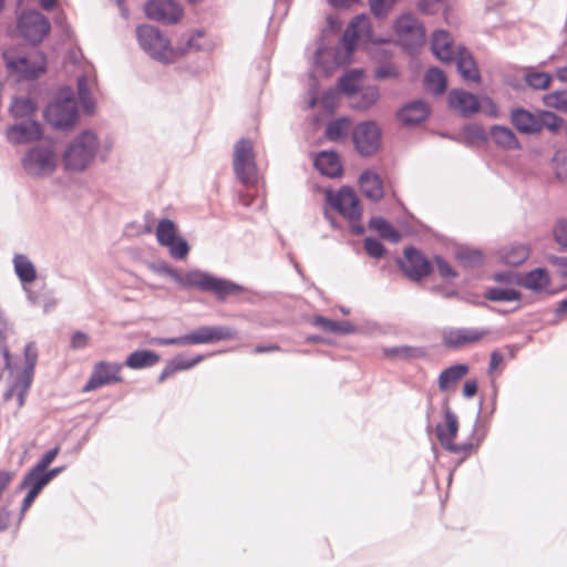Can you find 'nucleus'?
<instances>
[{
	"mask_svg": "<svg viewBox=\"0 0 567 567\" xmlns=\"http://www.w3.org/2000/svg\"><path fill=\"white\" fill-rule=\"evenodd\" d=\"M161 269L181 287L185 289L195 288L203 292H210L218 301H225L227 298L238 296L245 291L243 286L231 280L216 277L199 269L189 270L183 274L167 264H164Z\"/></svg>",
	"mask_w": 567,
	"mask_h": 567,
	"instance_id": "nucleus-1",
	"label": "nucleus"
},
{
	"mask_svg": "<svg viewBox=\"0 0 567 567\" xmlns=\"http://www.w3.org/2000/svg\"><path fill=\"white\" fill-rule=\"evenodd\" d=\"M100 141L97 135L85 130L76 135L68 145L63 154V166L69 172H83L94 161Z\"/></svg>",
	"mask_w": 567,
	"mask_h": 567,
	"instance_id": "nucleus-2",
	"label": "nucleus"
},
{
	"mask_svg": "<svg viewBox=\"0 0 567 567\" xmlns=\"http://www.w3.org/2000/svg\"><path fill=\"white\" fill-rule=\"evenodd\" d=\"M45 121L54 128H71L78 121V101L70 87L62 89L56 100L47 105Z\"/></svg>",
	"mask_w": 567,
	"mask_h": 567,
	"instance_id": "nucleus-3",
	"label": "nucleus"
},
{
	"mask_svg": "<svg viewBox=\"0 0 567 567\" xmlns=\"http://www.w3.org/2000/svg\"><path fill=\"white\" fill-rule=\"evenodd\" d=\"M23 355L24 364L22 370L17 373L13 382L4 392V399L10 400L16 398L17 405L19 408L24 404L25 398L34 378V370L38 362V348L34 342H29L25 344Z\"/></svg>",
	"mask_w": 567,
	"mask_h": 567,
	"instance_id": "nucleus-4",
	"label": "nucleus"
},
{
	"mask_svg": "<svg viewBox=\"0 0 567 567\" xmlns=\"http://www.w3.org/2000/svg\"><path fill=\"white\" fill-rule=\"evenodd\" d=\"M141 48L154 60L162 63L175 61V49L169 40L155 27L143 24L136 29Z\"/></svg>",
	"mask_w": 567,
	"mask_h": 567,
	"instance_id": "nucleus-5",
	"label": "nucleus"
},
{
	"mask_svg": "<svg viewBox=\"0 0 567 567\" xmlns=\"http://www.w3.org/2000/svg\"><path fill=\"white\" fill-rule=\"evenodd\" d=\"M462 427H435V434L440 444L453 454L470 452L480 445L486 435V427H465V439L458 440Z\"/></svg>",
	"mask_w": 567,
	"mask_h": 567,
	"instance_id": "nucleus-6",
	"label": "nucleus"
},
{
	"mask_svg": "<svg viewBox=\"0 0 567 567\" xmlns=\"http://www.w3.org/2000/svg\"><path fill=\"white\" fill-rule=\"evenodd\" d=\"M21 165L25 173L33 177L51 175L58 165L53 144L43 143L29 148L21 159Z\"/></svg>",
	"mask_w": 567,
	"mask_h": 567,
	"instance_id": "nucleus-7",
	"label": "nucleus"
},
{
	"mask_svg": "<svg viewBox=\"0 0 567 567\" xmlns=\"http://www.w3.org/2000/svg\"><path fill=\"white\" fill-rule=\"evenodd\" d=\"M2 56L8 71L14 74L18 81L35 80L45 72L47 60L42 53L16 55L13 51L7 50Z\"/></svg>",
	"mask_w": 567,
	"mask_h": 567,
	"instance_id": "nucleus-8",
	"label": "nucleus"
},
{
	"mask_svg": "<svg viewBox=\"0 0 567 567\" xmlns=\"http://www.w3.org/2000/svg\"><path fill=\"white\" fill-rule=\"evenodd\" d=\"M395 33L400 44L413 54L425 42V30L420 20L412 13H404L395 21Z\"/></svg>",
	"mask_w": 567,
	"mask_h": 567,
	"instance_id": "nucleus-9",
	"label": "nucleus"
},
{
	"mask_svg": "<svg viewBox=\"0 0 567 567\" xmlns=\"http://www.w3.org/2000/svg\"><path fill=\"white\" fill-rule=\"evenodd\" d=\"M234 171L243 184L252 183L257 176V164L251 140L241 137L234 146Z\"/></svg>",
	"mask_w": 567,
	"mask_h": 567,
	"instance_id": "nucleus-10",
	"label": "nucleus"
},
{
	"mask_svg": "<svg viewBox=\"0 0 567 567\" xmlns=\"http://www.w3.org/2000/svg\"><path fill=\"white\" fill-rule=\"evenodd\" d=\"M17 28L20 35L29 43L35 45L43 41L50 32L49 20L39 11H23L18 17Z\"/></svg>",
	"mask_w": 567,
	"mask_h": 567,
	"instance_id": "nucleus-11",
	"label": "nucleus"
},
{
	"mask_svg": "<svg viewBox=\"0 0 567 567\" xmlns=\"http://www.w3.org/2000/svg\"><path fill=\"white\" fill-rule=\"evenodd\" d=\"M352 141L361 156L370 157L381 146V130L373 121L361 122L352 131Z\"/></svg>",
	"mask_w": 567,
	"mask_h": 567,
	"instance_id": "nucleus-12",
	"label": "nucleus"
},
{
	"mask_svg": "<svg viewBox=\"0 0 567 567\" xmlns=\"http://www.w3.org/2000/svg\"><path fill=\"white\" fill-rule=\"evenodd\" d=\"M156 239L161 246L167 247L172 258L183 260L188 256L189 246L186 239L177 236V227L171 219H161L156 227Z\"/></svg>",
	"mask_w": 567,
	"mask_h": 567,
	"instance_id": "nucleus-13",
	"label": "nucleus"
},
{
	"mask_svg": "<svg viewBox=\"0 0 567 567\" xmlns=\"http://www.w3.org/2000/svg\"><path fill=\"white\" fill-rule=\"evenodd\" d=\"M124 364L120 362L99 361L93 365L92 373L83 386V391L89 392L97 390L105 385L120 383L123 381L122 369Z\"/></svg>",
	"mask_w": 567,
	"mask_h": 567,
	"instance_id": "nucleus-14",
	"label": "nucleus"
},
{
	"mask_svg": "<svg viewBox=\"0 0 567 567\" xmlns=\"http://www.w3.org/2000/svg\"><path fill=\"white\" fill-rule=\"evenodd\" d=\"M327 197L332 208L344 218L350 221H358L361 218L360 202L352 188L343 186L337 194L328 192Z\"/></svg>",
	"mask_w": 567,
	"mask_h": 567,
	"instance_id": "nucleus-15",
	"label": "nucleus"
},
{
	"mask_svg": "<svg viewBox=\"0 0 567 567\" xmlns=\"http://www.w3.org/2000/svg\"><path fill=\"white\" fill-rule=\"evenodd\" d=\"M237 338V329L226 326H202L185 334L186 346L214 343Z\"/></svg>",
	"mask_w": 567,
	"mask_h": 567,
	"instance_id": "nucleus-16",
	"label": "nucleus"
},
{
	"mask_svg": "<svg viewBox=\"0 0 567 567\" xmlns=\"http://www.w3.org/2000/svg\"><path fill=\"white\" fill-rule=\"evenodd\" d=\"M144 10L148 19L164 24L176 23L184 13L181 4L174 0H148Z\"/></svg>",
	"mask_w": 567,
	"mask_h": 567,
	"instance_id": "nucleus-17",
	"label": "nucleus"
},
{
	"mask_svg": "<svg viewBox=\"0 0 567 567\" xmlns=\"http://www.w3.org/2000/svg\"><path fill=\"white\" fill-rule=\"evenodd\" d=\"M487 328H453L443 332V344L449 349H461L475 344L489 334Z\"/></svg>",
	"mask_w": 567,
	"mask_h": 567,
	"instance_id": "nucleus-18",
	"label": "nucleus"
},
{
	"mask_svg": "<svg viewBox=\"0 0 567 567\" xmlns=\"http://www.w3.org/2000/svg\"><path fill=\"white\" fill-rule=\"evenodd\" d=\"M404 257L405 261L401 262V268L410 279L419 281L432 272L433 268L431 262L417 248H405Z\"/></svg>",
	"mask_w": 567,
	"mask_h": 567,
	"instance_id": "nucleus-19",
	"label": "nucleus"
},
{
	"mask_svg": "<svg viewBox=\"0 0 567 567\" xmlns=\"http://www.w3.org/2000/svg\"><path fill=\"white\" fill-rule=\"evenodd\" d=\"M41 136V125L35 118L20 121L7 130L8 141L17 145L39 141Z\"/></svg>",
	"mask_w": 567,
	"mask_h": 567,
	"instance_id": "nucleus-20",
	"label": "nucleus"
},
{
	"mask_svg": "<svg viewBox=\"0 0 567 567\" xmlns=\"http://www.w3.org/2000/svg\"><path fill=\"white\" fill-rule=\"evenodd\" d=\"M449 107L463 117H470L481 109L477 96L463 89H453L447 95Z\"/></svg>",
	"mask_w": 567,
	"mask_h": 567,
	"instance_id": "nucleus-21",
	"label": "nucleus"
},
{
	"mask_svg": "<svg viewBox=\"0 0 567 567\" xmlns=\"http://www.w3.org/2000/svg\"><path fill=\"white\" fill-rule=\"evenodd\" d=\"M14 272L21 281L24 291L27 292L28 299L32 302H37V296L27 287V285L33 282L37 279V269L32 261L23 254L14 255L13 259Z\"/></svg>",
	"mask_w": 567,
	"mask_h": 567,
	"instance_id": "nucleus-22",
	"label": "nucleus"
},
{
	"mask_svg": "<svg viewBox=\"0 0 567 567\" xmlns=\"http://www.w3.org/2000/svg\"><path fill=\"white\" fill-rule=\"evenodd\" d=\"M429 114L430 105L423 100H415L403 105L396 117L404 125H416L425 121Z\"/></svg>",
	"mask_w": 567,
	"mask_h": 567,
	"instance_id": "nucleus-23",
	"label": "nucleus"
},
{
	"mask_svg": "<svg viewBox=\"0 0 567 567\" xmlns=\"http://www.w3.org/2000/svg\"><path fill=\"white\" fill-rule=\"evenodd\" d=\"M456 69L464 81L478 83L480 70L471 52L465 47H458L454 60Z\"/></svg>",
	"mask_w": 567,
	"mask_h": 567,
	"instance_id": "nucleus-24",
	"label": "nucleus"
},
{
	"mask_svg": "<svg viewBox=\"0 0 567 567\" xmlns=\"http://www.w3.org/2000/svg\"><path fill=\"white\" fill-rule=\"evenodd\" d=\"M431 50L442 62H452L456 51L452 35L444 30H436L432 34Z\"/></svg>",
	"mask_w": 567,
	"mask_h": 567,
	"instance_id": "nucleus-25",
	"label": "nucleus"
},
{
	"mask_svg": "<svg viewBox=\"0 0 567 567\" xmlns=\"http://www.w3.org/2000/svg\"><path fill=\"white\" fill-rule=\"evenodd\" d=\"M511 123L518 132L524 134H536L542 131L539 115H535L523 107L512 110Z\"/></svg>",
	"mask_w": 567,
	"mask_h": 567,
	"instance_id": "nucleus-26",
	"label": "nucleus"
},
{
	"mask_svg": "<svg viewBox=\"0 0 567 567\" xmlns=\"http://www.w3.org/2000/svg\"><path fill=\"white\" fill-rule=\"evenodd\" d=\"M369 27V19L363 14L355 16L351 20L341 39L342 47L347 54H352L354 47L359 41L360 34L364 30H368Z\"/></svg>",
	"mask_w": 567,
	"mask_h": 567,
	"instance_id": "nucleus-27",
	"label": "nucleus"
},
{
	"mask_svg": "<svg viewBox=\"0 0 567 567\" xmlns=\"http://www.w3.org/2000/svg\"><path fill=\"white\" fill-rule=\"evenodd\" d=\"M316 168L324 176L339 177L342 174L340 156L334 151H322L315 158Z\"/></svg>",
	"mask_w": 567,
	"mask_h": 567,
	"instance_id": "nucleus-28",
	"label": "nucleus"
},
{
	"mask_svg": "<svg viewBox=\"0 0 567 567\" xmlns=\"http://www.w3.org/2000/svg\"><path fill=\"white\" fill-rule=\"evenodd\" d=\"M204 360V355L197 354L195 357H185L183 354L175 355L173 359H171L167 364L164 367L162 372L158 375L157 381L159 383L164 382L166 379L175 374L179 371L189 370L199 362Z\"/></svg>",
	"mask_w": 567,
	"mask_h": 567,
	"instance_id": "nucleus-29",
	"label": "nucleus"
},
{
	"mask_svg": "<svg viewBox=\"0 0 567 567\" xmlns=\"http://www.w3.org/2000/svg\"><path fill=\"white\" fill-rule=\"evenodd\" d=\"M360 189L365 197L372 200H380L383 197V185L380 176L367 169L361 173L359 178Z\"/></svg>",
	"mask_w": 567,
	"mask_h": 567,
	"instance_id": "nucleus-30",
	"label": "nucleus"
},
{
	"mask_svg": "<svg viewBox=\"0 0 567 567\" xmlns=\"http://www.w3.org/2000/svg\"><path fill=\"white\" fill-rule=\"evenodd\" d=\"M49 480L45 474V470L41 468L38 465L31 467L28 473L23 476L22 481L18 486V492H21L25 488H30L37 493H41V491L49 484Z\"/></svg>",
	"mask_w": 567,
	"mask_h": 567,
	"instance_id": "nucleus-31",
	"label": "nucleus"
},
{
	"mask_svg": "<svg viewBox=\"0 0 567 567\" xmlns=\"http://www.w3.org/2000/svg\"><path fill=\"white\" fill-rule=\"evenodd\" d=\"M159 360L161 357L155 351L143 349L132 352L123 364L130 369L141 370L154 367Z\"/></svg>",
	"mask_w": 567,
	"mask_h": 567,
	"instance_id": "nucleus-32",
	"label": "nucleus"
},
{
	"mask_svg": "<svg viewBox=\"0 0 567 567\" xmlns=\"http://www.w3.org/2000/svg\"><path fill=\"white\" fill-rule=\"evenodd\" d=\"M501 260L511 267H517L524 264L529 257V248L524 244H515L505 247L499 251Z\"/></svg>",
	"mask_w": 567,
	"mask_h": 567,
	"instance_id": "nucleus-33",
	"label": "nucleus"
},
{
	"mask_svg": "<svg viewBox=\"0 0 567 567\" xmlns=\"http://www.w3.org/2000/svg\"><path fill=\"white\" fill-rule=\"evenodd\" d=\"M489 134L494 143L505 150L520 148V144L515 133L507 126L493 125L491 127Z\"/></svg>",
	"mask_w": 567,
	"mask_h": 567,
	"instance_id": "nucleus-34",
	"label": "nucleus"
},
{
	"mask_svg": "<svg viewBox=\"0 0 567 567\" xmlns=\"http://www.w3.org/2000/svg\"><path fill=\"white\" fill-rule=\"evenodd\" d=\"M468 365L464 363H456L444 369L439 375V388L441 391L449 390L458 380L468 373Z\"/></svg>",
	"mask_w": 567,
	"mask_h": 567,
	"instance_id": "nucleus-35",
	"label": "nucleus"
},
{
	"mask_svg": "<svg viewBox=\"0 0 567 567\" xmlns=\"http://www.w3.org/2000/svg\"><path fill=\"white\" fill-rule=\"evenodd\" d=\"M447 86L445 73L436 68H430L424 75V87L426 91L440 95L443 94Z\"/></svg>",
	"mask_w": 567,
	"mask_h": 567,
	"instance_id": "nucleus-36",
	"label": "nucleus"
},
{
	"mask_svg": "<svg viewBox=\"0 0 567 567\" xmlns=\"http://www.w3.org/2000/svg\"><path fill=\"white\" fill-rule=\"evenodd\" d=\"M383 352L386 358H399L405 361L423 359L427 357V351L424 347L414 346H399L385 348Z\"/></svg>",
	"mask_w": 567,
	"mask_h": 567,
	"instance_id": "nucleus-37",
	"label": "nucleus"
},
{
	"mask_svg": "<svg viewBox=\"0 0 567 567\" xmlns=\"http://www.w3.org/2000/svg\"><path fill=\"white\" fill-rule=\"evenodd\" d=\"M37 104L29 97H14L10 105L11 115L18 120L34 118Z\"/></svg>",
	"mask_w": 567,
	"mask_h": 567,
	"instance_id": "nucleus-38",
	"label": "nucleus"
},
{
	"mask_svg": "<svg viewBox=\"0 0 567 567\" xmlns=\"http://www.w3.org/2000/svg\"><path fill=\"white\" fill-rule=\"evenodd\" d=\"M522 284L526 289L543 291L549 286L550 277L545 268H536L525 275Z\"/></svg>",
	"mask_w": 567,
	"mask_h": 567,
	"instance_id": "nucleus-39",
	"label": "nucleus"
},
{
	"mask_svg": "<svg viewBox=\"0 0 567 567\" xmlns=\"http://www.w3.org/2000/svg\"><path fill=\"white\" fill-rule=\"evenodd\" d=\"M351 122L347 117H339L330 121L326 126V137L331 142H339L346 138L350 132Z\"/></svg>",
	"mask_w": 567,
	"mask_h": 567,
	"instance_id": "nucleus-40",
	"label": "nucleus"
},
{
	"mask_svg": "<svg viewBox=\"0 0 567 567\" xmlns=\"http://www.w3.org/2000/svg\"><path fill=\"white\" fill-rule=\"evenodd\" d=\"M370 228L378 231V234L392 243H398L401 238L400 233L383 217H372L369 221Z\"/></svg>",
	"mask_w": 567,
	"mask_h": 567,
	"instance_id": "nucleus-41",
	"label": "nucleus"
},
{
	"mask_svg": "<svg viewBox=\"0 0 567 567\" xmlns=\"http://www.w3.org/2000/svg\"><path fill=\"white\" fill-rule=\"evenodd\" d=\"M485 299L489 301H519L522 298V293L514 288H499L492 287L488 288L484 293Z\"/></svg>",
	"mask_w": 567,
	"mask_h": 567,
	"instance_id": "nucleus-42",
	"label": "nucleus"
},
{
	"mask_svg": "<svg viewBox=\"0 0 567 567\" xmlns=\"http://www.w3.org/2000/svg\"><path fill=\"white\" fill-rule=\"evenodd\" d=\"M363 72L360 69L351 70L339 79L338 86L340 91L349 96L358 92V84Z\"/></svg>",
	"mask_w": 567,
	"mask_h": 567,
	"instance_id": "nucleus-43",
	"label": "nucleus"
},
{
	"mask_svg": "<svg viewBox=\"0 0 567 567\" xmlns=\"http://www.w3.org/2000/svg\"><path fill=\"white\" fill-rule=\"evenodd\" d=\"M355 95L358 96V101L354 106L357 109L367 110L377 103L380 97V91L377 85H368L360 90L358 89Z\"/></svg>",
	"mask_w": 567,
	"mask_h": 567,
	"instance_id": "nucleus-44",
	"label": "nucleus"
},
{
	"mask_svg": "<svg viewBox=\"0 0 567 567\" xmlns=\"http://www.w3.org/2000/svg\"><path fill=\"white\" fill-rule=\"evenodd\" d=\"M456 259L466 268H475L483 264L484 256L477 249L461 248L456 252Z\"/></svg>",
	"mask_w": 567,
	"mask_h": 567,
	"instance_id": "nucleus-45",
	"label": "nucleus"
},
{
	"mask_svg": "<svg viewBox=\"0 0 567 567\" xmlns=\"http://www.w3.org/2000/svg\"><path fill=\"white\" fill-rule=\"evenodd\" d=\"M524 80L534 90H545L551 82V75L543 71L528 70L524 75Z\"/></svg>",
	"mask_w": 567,
	"mask_h": 567,
	"instance_id": "nucleus-46",
	"label": "nucleus"
},
{
	"mask_svg": "<svg viewBox=\"0 0 567 567\" xmlns=\"http://www.w3.org/2000/svg\"><path fill=\"white\" fill-rule=\"evenodd\" d=\"M554 168L559 181H567V151L560 150L556 152L554 159Z\"/></svg>",
	"mask_w": 567,
	"mask_h": 567,
	"instance_id": "nucleus-47",
	"label": "nucleus"
},
{
	"mask_svg": "<svg viewBox=\"0 0 567 567\" xmlns=\"http://www.w3.org/2000/svg\"><path fill=\"white\" fill-rule=\"evenodd\" d=\"M546 104L567 113V91H556L546 96Z\"/></svg>",
	"mask_w": 567,
	"mask_h": 567,
	"instance_id": "nucleus-48",
	"label": "nucleus"
},
{
	"mask_svg": "<svg viewBox=\"0 0 567 567\" xmlns=\"http://www.w3.org/2000/svg\"><path fill=\"white\" fill-rule=\"evenodd\" d=\"M364 249L370 257L375 259L381 258L385 254L384 245L379 239L372 237L364 239Z\"/></svg>",
	"mask_w": 567,
	"mask_h": 567,
	"instance_id": "nucleus-49",
	"label": "nucleus"
},
{
	"mask_svg": "<svg viewBox=\"0 0 567 567\" xmlns=\"http://www.w3.org/2000/svg\"><path fill=\"white\" fill-rule=\"evenodd\" d=\"M539 122L542 125V130L546 127L550 132H557L563 124L561 117L557 116L551 112H543V114L539 115Z\"/></svg>",
	"mask_w": 567,
	"mask_h": 567,
	"instance_id": "nucleus-50",
	"label": "nucleus"
},
{
	"mask_svg": "<svg viewBox=\"0 0 567 567\" xmlns=\"http://www.w3.org/2000/svg\"><path fill=\"white\" fill-rule=\"evenodd\" d=\"M395 1L396 0H369V3L372 13L378 18H382L389 13Z\"/></svg>",
	"mask_w": 567,
	"mask_h": 567,
	"instance_id": "nucleus-51",
	"label": "nucleus"
},
{
	"mask_svg": "<svg viewBox=\"0 0 567 567\" xmlns=\"http://www.w3.org/2000/svg\"><path fill=\"white\" fill-rule=\"evenodd\" d=\"M436 269L440 276L444 279H452L457 276L456 271L452 268L450 262L445 260L442 256L436 255L434 257Z\"/></svg>",
	"mask_w": 567,
	"mask_h": 567,
	"instance_id": "nucleus-52",
	"label": "nucleus"
},
{
	"mask_svg": "<svg viewBox=\"0 0 567 567\" xmlns=\"http://www.w3.org/2000/svg\"><path fill=\"white\" fill-rule=\"evenodd\" d=\"M204 35V32L203 31H196L194 32L187 40L186 42V47L185 48H182V49H175V52H176V55H175V60L178 58V56H182L184 55L186 52L188 51H199L202 49V45L197 42V40L199 38H202Z\"/></svg>",
	"mask_w": 567,
	"mask_h": 567,
	"instance_id": "nucleus-53",
	"label": "nucleus"
},
{
	"mask_svg": "<svg viewBox=\"0 0 567 567\" xmlns=\"http://www.w3.org/2000/svg\"><path fill=\"white\" fill-rule=\"evenodd\" d=\"M554 237L561 248L567 249V219L557 221L554 227Z\"/></svg>",
	"mask_w": 567,
	"mask_h": 567,
	"instance_id": "nucleus-54",
	"label": "nucleus"
},
{
	"mask_svg": "<svg viewBox=\"0 0 567 567\" xmlns=\"http://www.w3.org/2000/svg\"><path fill=\"white\" fill-rule=\"evenodd\" d=\"M375 80L395 79L399 76L396 68L391 63L381 64L374 71Z\"/></svg>",
	"mask_w": 567,
	"mask_h": 567,
	"instance_id": "nucleus-55",
	"label": "nucleus"
},
{
	"mask_svg": "<svg viewBox=\"0 0 567 567\" xmlns=\"http://www.w3.org/2000/svg\"><path fill=\"white\" fill-rule=\"evenodd\" d=\"M445 0H419L417 8L424 14H435Z\"/></svg>",
	"mask_w": 567,
	"mask_h": 567,
	"instance_id": "nucleus-56",
	"label": "nucleus"
},
{
	"mask_svg": "<svg viewBox=\"0 0 567 567\" xmlns=\"http://www.w3.org/2000/svg\"><path fill=\"white\" fill-rule=\"evenodd\" d=\"M481 103V109L482 112L489 116V117H498L499 116V107L498 105L488 96H484L482 99V102Z\"/></svg>",
	"mask_w": 567,
	"mask_h": 567,
	"instance_id": "nucleus-57",
	"label": "nucleus"
},
{
	"mask_svg": "<svg viewBox=\"0 0 567 567\" xmlns=\"http://www.w3.org/2000/svg\"><path fill=\"white\" fill-rule=\"evenodd\" d=\"M60 452V445H55L54 447L47 451L40 460L35 463V465L40 466L41 468L47 470L49 465L54 461L56 455Z\"/></svg>",
	"mask_w": 567,
	"mask_h": 567,
	"instance_id": "nucleus-58",
	"label": "nucleus"
},
{
	"mask_svg": "<svg viewBox=\"0 0 567 567\" xmlns=\"http://www.w3.org/2000/svg\"><path fill=\"white\" fill-rule=\"evenodd\" d=\"M89 344V336L82 331L72 334L70 346L74 350L84 349Z\"/></svg>",
	"mask_w": 567,
	"mask_h": 567,
	"instance_id": "nucleus-59",
	"label": "nucleus"
},
{
	"mask_svg": "<svg viewBox=\"0 0 567 567\" xmlns=\"http://www.w3.org/2000/svg\"><path fill=\"white\" fill-rule=\"evenodd\" d=\"M332 322L333 320L320 315L312 318V324L326 332L331 331Z\"/></svg>",
	"mask_w": 567,
	"mask_h": 567,
	"instance_id": "nucleus-60",
	"label": "nucleus"
},
{
	"mask_svg": "<svg viewBox=\"0 0 567 567\" xmlns=\"http://www.w3.org/2000/svg\"><path fill=\"white\" fill-rule=\"evenodd\" d=\"M155 342L158 346H186L185 334L172 338H158Z\"/></svg>",
	"mask_w": 567,
	"mask_h": 567,
	"instance_id": "nucleus-61",
	"label": "nucleus"
},
{
	"mask_svg": "<svg viewBox=\"0 0 567 567\" xmlns=\"http://www.w3.org/2000/svg\"><path fill=\"white\" fill-rule=\"evenodd\" d=\"M78 93L80 99L85 103V101L90 96L89 87H87V81L85 76H80L78 79Z\"/></svg>",
	"mask_w": 567,
	"mask_h": 567,
	"instance_id": "nucleus-62",
	"label": "nucleus"
},
{
	"mask_svg": "<svg viewBox=\"0 0 567 567\" xmlns=\"http://www.w3.org/2000/svg\"><path fill=\"white\" fill-rule=\"evenodd\" d=\"M11 513L7 506L0 507V533L6 532L10 525Z\"/></svg>",
	"mask_w": 567,
	"mask_h": 567,
	"instance_id": "nucleus-63",
	"label": "nucleus"
},
{
	"mask_svg": "<svg viewBox=\"0 0 567 567\" xmlns=\"http://www.w3.org/2000/svg\"><path fill=\"white\" fill-rule=\"evenodd\" d=\"M39 493L32 491V489H28L23 501H22V504H21V515H23L28 508L32 505V503L34 502V499L38 497Z\"/></svg>",
	"mask_w": 567,
	"mask_h": 567,
	"instance_id": "nucleus-64",
	"label": "nucleus"
}]
</instances>
